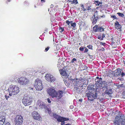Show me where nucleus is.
<instances>
[{"label":"nucleus","instance_id":"nucleus-1","mask_svg":"<svg viewBox=\"0 0 125 125\" xmlns=\"http://www.w3.org/2000/svg\"><path fill=\"white\" fill-rule=\"evenodd\" d=\"M9 95L10 96L12 95L17 94L19 92V88L18 86L15 85H10L8 88Z\"/></svg>","mask_w":125,"mask_h":125},{"label":"nucleus","instance_id":"nucleus-2","mask_svg":"<svg viewBox=\"0 0 125 125\" xmlns=\"http://www.w3.org/2000/svg\"><path fill=\"white\" fill-rule=\"evenodd\" d=\"M32 98L27 94H25L22 100V103L25 106L30 105L32 102Z\"/></svg>","mask_w":125,"mask_h":125},{"label":"nucleus","instance_id":"nucleus-3","mask_svg":"<svg viewBox=\"0 0 125 125\" xmlns=\"http://www.w3.org/2000/svg\"><path fill=\"white\" fill-rule=\"evenodd\" d=\"M34 85L35 89L38 91H41L43 88L41 80L38 78L35 80Z\"/></svg>","mask_w":125,"mask_h":125},{"label":"nucleus","instance_id":"nucleus-4","mask_svg":"<svg viewBox=\"0 0 125 125\" xmlns=\"http://www.w3.org/2000/svg\"><path fill=\"white\" fill-rule=\"evenodd\" d=\"M18 83L21 85L25 86L28 84L29 82V80L24 77H21L18 79Z\"/></svg>","mask_w":125,"mask_h":125},{"label":"nucleus","instance_id":"nucleus-5","mask_svg":"<svg viewBox=\"0 0 125 125\" xmlns=\"http://www.w3.org/2000/svg\"><path fill=\"white\" fill-rule=\"evenodd\" d=\"M23 120L22 117L21 115H17L14 120L15 125H21L23 122Z\"/></svg>","mask_w":125,"mask_h":125},{"label":"nucleus","instance_id":"nucleus-6","mask_svg":"<svg viewBox=\"0 0 125 125\" xmlns=\"http://www.w3.org/2000/svg\"><path fill=\"white\" fill-rule=\"evenodd\" d=\"M47 92L49 95L52 98L55 97L57 94V91L52 88H48L47 89Z\"/></svg>","mask_w":125,"mask_h":125},{"label":"nucleus","instance_id":"nucleus-7","mask_svg":"<svg viewBox=\"0 0 125 125\" xmlns=\"http://www.w3.org/2000/svg\"><path fill=\"white\" fill-rule=\"evenodd\" d=\"M123 119L120 115L116 116L115 117V119L114 120L113 122L114 124L116 125H120L121 123V121Z\"/></svg>","mask_w":125,"mask_h":125},{"label":"nucleus","instance_id":"nucleus-8","mask_svg":"<svg viewBox=\"0 0 125 125\" xmlns=\"http://www.w3.org/2000/svg\"><path fill=\"white\" fill-rule=\"evenodd\" d=\"M32 116L34 119L38 121L41 120V117L40 114L38 112L34 111L32 112Z\"/></svg>","mask_w":125,"mask_h":125},{"label":"nucleus","instance_id":"nucleus-9","mask_svg":"<svg viewBox=\"0 0 125 125\" xmlns=\"http://www.w3.org/2000/svg\"><path fill=\"white\" fill-rule=\"evenodd\" d=\"M86 94V96L89 100L92 101L96 98L95 94L91 93L90 92V93H87Z\"/></svg>","mask_w":125,"mask_h":125},{"label":"nucleus","instance_id":"nucleus-10","mask_svg":"<svg viewBox=\"0 0 125 125\" xmlns=\"http://www.w3.org/2000/svg\"><path fill=\"white\" fill-rule=\"evenodd\" d=\"M36 105L37 107H39L40 108H44L46 107V106L45 104L40 100L38 101Z\"/></svg>","mask_w":125,"mask_h":125},{"label":"nucleus","instance_id":"nucleus-11","mask_svg":"<svg viewBox=\"0 0 125 125\" xmlns=\"http://www.w3.org/2000/svg\"><path fill=\"white\" fill-rule=\"evenodd\" d=\"M93 29L94 31L95 32L100 31L102 32L104 31V29L102 27L98 26L97 25H95L93 27Z\"/></svg>","mask_w":125,"mask_h":125},{"label":"nucleus","instance_id":"nucleus-12","mask_svg":"<svg viewBox=\"0 0 125 125\" xmlns=\"http://www.w3.org/2000/svg\"><path fill=\"white\" fill-rule=\"evenodd\" d=\"M57 94L55 97L57 98L58 99H60L62 97L63 95V92L62 91L59 90L58 92L57 91Z\"/></svg>","mask_w":125,"mask_h":125},{"label":"nucleus","instance_id":"nucleus-13","mask_svg":"<svg viewBox=\"0 0 125 125\" xmlns=\"http://www.w3.org/2000/svg\"><path fill=\"white\" fill-rule=\"evenodd\" d=\"M96 83L97 84H102L103 83L102 78L101 77H97L95 79Z\"/></svg>","mask_w":125,"mask_h":125},{"label":"nucleus","instance_id":"nucleus-14","mask_svg":"<svg viewBox=\"0 0 125 125\" xmlns=\"http://www.w3.org/2000/svg\"><path fill=\"white\" fill-rule=\"evenodd\" d=\"M122 71V70L119 68L117 69L115 71L114 73V76L116 77L117 76H120V74Z\"/></svg>","mask_w":125,"mask_h":125},{"label":"nucleus","instance_id":"nucleus-15","mask_svg":"<svg viewBox=\"0 0 125 125\" xmlns=\"http://www.w3.org/2000/svg\"><path fill=\"white\" fill-rule=\"evenodd\" d=\"M5 117L4 116H0V125H2L5 122Z\"/></svg>","mask_w":125,"mask_h":125},{"label":"nucleus","instance_id":"nucleus-16","mask_svg":"<svg viewBox=\"0 0 125 125\" xmlns=\"http://www.w3.org/2000/svg\"><path fill=\"white\" fill-rule=\"evenodd\" d=\"M52 75L49 74H46L45 76L46 79L48 81L50 82L51 78H52L51 76Z\"/></svg>","mask_w":125,"mask_h":125},{"label":"nucleus","instance_id":"nucleus-17","mask_svg":"<svg viewBox=\"0 0 125 125\" xmlns=\"http://www.w3.org/2000/svg\"><path fill=\"white\" fill-rule=\"evenodd\" d=\"M61 75L63 76H67V73L65 70H62L60 72Z\"/></svg>","mask_w":125,"mask_h":125},{"label":"nucleus","instance_id":"nucleus-18","mask_svg":"<svg viewBox=\"0 0 125 125\" xmlns=\"http://www.w3.org/2000/svg\"><path fill=\"white\" fill-rule=\"evenodd\" d=\"M112 90L111 89H110L109 90L107 89L105 91V93L110 96L112 94Z\"/></svg>","mask_w":125,"mask_h":125},{"label":"nucleus","instance_id":"nucleus-19","mask_svg":"<svg viewBox=\"0 0 125 125\" xmlns=\"http://www.w3.org/2000/svg\"><path fill=\"white\" fill-rule=\"evenodd\" d=\"M115 26L116 29H120L121 28V25L119 24L118 21H116L115 24Z\"/></svg>","mask_w":125,"mask_h":125},{"label":"nucleus","instance_id":"nucleus-20","mask_svg":"<svg viewBox=\"0 0 125 125\" xmlns=\"http://www.w3.org/2000/svg\"><path fill=\"white\" fill-rule=\"evenodd\" d=\"M94 17L93 19L92 23V24H94L96 23L97 21V20L98 19V18L97 16L95 17L94 15Z\"/></svg>","mask_w":125,"mask_h":125},{"label":"nucleus","instance_id":"nucleus-21","mask_svg":"<svg viewBox=\"0 0 125 125\" xmlns=\"http://www.w3.org/2000/svg\"><path fill=\"white\" fill-rule=\"evenodd\" d=\"M72 83H73V84H74V85H76V84H78L79 81L77 79H74L71 80Z\"/></svg>","mask_w":125,"mask_h":125},{"label":"nucleus","instance_id":"nucleus-22","mask_svg":"<svg viewBox=\"0 0 125 125\" xmlns=\"http://www.w3.org/2000/svg\"><path fill=\"white\" fill-rule=\"evenodd\" d=\"M66 119V118L63 117H62L60 116L58 118V119L57 121L59 122H61L63 120H65V119Z\"/></svg>","mask_w":125,"mask_h":125},{"label":"nucleus","instance_id":"nucleus-23","mask_svg":"<svg viewBox=\"0 0 125 125\" xmlns=\"http://www.w3.org/2000/svg\"><path fill=\"white\" fill-rule=\"evenodd\" d=\"M71 26L73 27V29H74V28H75L76 26V23L75 22L73 23L71 22Z\"/></svg>","mask_w":125,"mask_h":125},{"label":"nucleus","instance_id":"nucleus-24","mask_svg":"<svg viewBox=\"0 0 125 125\" xmlns=\"http://www.w3.org/2000/svg\"><path fill=\"white\" fill-rule=\"evenodd\" d=\"M51 76L52 78H51L50 82H53L55 81L56 79L52 75Z\"/></svg>","mask_w":125,"mask_h":125},{"label":"nucleus","instance_id":"nucleus-25","mask_svg":"<svg viewBox=\"0 0 125 125\" xmlns=\"http://www.w3.org/2000/svg\"><path fill=\"white\" fill-rule=\"evenodd\" d=\"M119 76L121 77H123L125 76V73H124L123 71L122 70L121 73H120V74Z\"/></svg>","mask_w":125,"mask_h":125},{"label":"nucleus","instance_id":"nucleus-26","mask_svg":"<svg viewBox=\"0 0 125 125\" xmlns=\"http://www.w3.org/2000/svg\"><path fill=\"white\" fill-rule=\"evenodd\" d=\"M80 6L82 8L81 9V10H80V11H81L82 10H83L84 11H85L86 10V9L84 7L83 5V4H81Z\"/></svg>","mask_w":125,"mask_h":125},{"label":"nucleus","instance_id":"nucleus-27","mask_svg":"<svg viewBox=\"0 0 125 125\" xmlns=\"http://www.w3.org/2000/svg\"><path fill=\"white\" fill-rule=\"evenodd\" d=\"M77 61V59L75 58H73L72 60L71 61V62L72 63H75V62Z\"/></svg>","mask_w":125,"mask_h":125},{"label":"nucleus","instance_id":"nucleus-28","mask_svg":"<svg viewBox=\"0 0 125 125\" xmlns=\"http://www.w3.org/2000/svg\"><path fill=\"white\" fill-rule=\"evenodd\" d=\"M65 120H63L61 122V125H63L65 123L64 121H67L68 120H69V119L68 118H66V119H65Z\"/></svg>","mask_w":125,"mask_h":125},{"label":"nucleus","instance_id":"nucleus-29","mask_svg":"<svg viewBox=\"0 0 125 125\" xmlns=\"http://www.w3.org/2000/svg\"><path fill=\"white\" fill-rule=\"evenodd\" d=\"M117 14L119 16L123 18L124 17V15L122 13L118 12V13Z\"/></svg>","mask_w":125,"mask_h":125},{"label":"nucleus","instance_id":"nucleus-30","mask_svg":"<svg viewBox=\"0 0 125 125\" xmlns=\"http://www.w3.org/2000/svg\"><path fill=\"white\" fill-rule=\"evenodd\" d=\"M59 30H60V32H62L64 31V29L63 28L60 27Z\"/></svg>","mask_w":125,"mask_h":125},{"label":"nucleus","instance_id":"nucleus-31","mask_svg":"<svg viewBox=\"0 0 125 125\" xmlns=\"http://www.w3.org/2000/svg\"><path fill=\"white\" fill-rule=\"evenodd\" d=\"M72 3L76 4L78 3V2L77 0H73L72 1Z\"/></svg>","mask_w":125,"mask_h":125},{"label":"nucleus","instance_id":"nucleus-32","mask_svg":"<svg viewBox=\"0 0 125 125\" xmlns=\"http://www.w3.org/2000/svg\"><path fill=\"white\" fill-rule=\"evenodd\" d=\"M122 125H125V120H122L121 121Z\"/></svg>","mask_w":125,"mask_h":125},{"label":"nucleus","instance_id":"nucleus-33","mask_svg":"<svg viewBox=\"0 0 125 125\" xmlns=\"http://www.w3.org/2000/svg\"><path fill=\"white\" fill-rule=\"evenodd\" d=\"M97 38L98 39H99L101 40H103V38H102V35H99L97 37Z\"/></svg>","mask_w":125,"mask_h":125},{"label":"nucleus","instance_id":"nucleus-34","mask_svg":"<svg viewBox=\"0 0 125 125\" xmlns=\"http://www.w3.org/2000/svg\"><path fill=\"white\" fill-rule=\"evenodd\" d=\"M106 84L110 86L112 84V82H106Z\"/></svg>","mask_w":125,"mask_h":125},{"label":"nucleus","instance_id":"nucleus-35","mask_svg":"<svg viewBox=\"0 0 125 125\" xmlns=\"http://www.w3.org/2000/svg\"><path fill=\"white\" fill-rule=\"evenodd\" d=\"M84 48H85V47H84L81 46L80 48L79 49V50H80V51H83L84 50Z\"/></svg>","mask_w":125,"mask_h":125},{"label":"nucleus","instance_id":"nucleus-36","mask_svg":"<svg viewBox=\"0 0 125 125\" xmlns=\"http://www.w3.org/2000/svg\"><path fill=\"white\" fill-rule=\"evenodd\" d=\"M57 66L58 67V69L60 70L62 68L61 65L59 64H58L57 65Z\"/></svg>","mask_w":125,"mask_h":125},{"label":"nucleus","instance_id":"nucleus-37","mask_svg":"<svg viewBox=\"0 0 125 125\" xmlns=\"http://www.w3.org/2000/svg\"><path fill=\"white\" fill-rule=\"evenodd\" d=\"M72 21H68L67 20L66 21V23H67L68 24V25L69 24L71 23L72 22Z\"/></svg>","mask_w":125,"mask_h":125},{"label":"nucleus","instance_id":"nucleus-38","mask_svg":"<svg viewBox=\"0 0 125 125\" xmlns=\"http://www.w3.org/2000/svg\"><path fill=\"white\" fill-rule=\"evenodd\" d=\"M59 117V116L57 115H54V118L57 119V120L58 119V118Z\"/></svg>","mask_w":125,"mask_h":125},{"label":"nucleus","instance_id":"nucleus-39","mask_svg":"<svg viewBox=\"0 0 125 125\" xmlns=\"http://www.w3.org/2000/svg\"><path fill=\"white\" fill-rule=\"evenodd\" d=\"M87 47L89 49H92V46L91 45H88L87 46Z\"/></svg>","mask_w":125,"mask_h":125},{"label":"nucleus","instance_id":"nucleus-40","mask_svg":"<svg viewBox=\"0 0 125 125\" xmlns=\"http://www.w3.org/2000/svg\"><path fill=\"white\" fill-rule=\"evenodd\" d=\"M111 17L112 18H114V19H117V18L116 17V16L115 15H111Z\"/></svg>","mask_w":125,"mask_h":125},{"label":"nucleus","instance_id":"nucleus-41","mask_svg":"<svg viewBox=\"0 0 125 125\" xmlns=\"http://www.w3.org/2000/svg\"><path fill=\"white\" fill-rule=\"evenodd\" d=\"M5 97L7 100L8 98L10 97L9 96H8L7 95H5Z\"/></svg>","mask_w":125,"mask_h":125},{"label":"nucleus","instance_id":"nucleus-42","mask_svg":"<svg viewBox=\"0 0 125 125\" xmlns=\"http://www.w3.org/2000/svg\"><path fill=\"white\" fill-rule=\"evenodd\" d=\"M5 125H10V124L8 122H5Z\"/></svg>","mask_w":125,"mask_h":125},{"label":"nucleus","instance_id":"nucleus-43","mask_svg":"<svg viewBox=\"0 0 125 125\" xmlns=\"http://www.w3.org/2000/svg\"><path fill=\"white\" fill-rule=\"evenodd\" d=\"M84 48H85V50L84 51V52H87L88 51V49L86 47Z\"/></svg>","mask_w":125,"mask_h":125},{"label":"nucleus","instance_id":"nucleus-44","mask_svg":"<svg viewBox=\"0 0 125 125\" xmlns=\"http://www.w3.org/2000/svg\"><path fill=\"white\" fill-rule=\"evenodd\" d=\"M49 49V47H47L45 49V51L47 52Z\"/></svg>","mask_w":125,"mask_h":125},{"label":"nucleus","instance_id":"nucleus-45","mask_svg":"<svg viewBox=\"0 0 125 125\" xmlns=\"http://www.w3.org/2000/svg\"><path fill=\"white\" fill-rule=\"evenodd\" d=\"M95 3L96 4L98 5H99V1H95Z\"/></svg>","mask_w":125,"mask_h":125},{"label":"nucleus","instance_id":"nucleus-46","mask_svg":"<svg viewBox=\"0 0 125 125\" xmlns=\"http://www.w3.org/2000/svg\"><path fill=\"white\" fill-rule=\"evenodd\" d=\"M91 9L90 8V6H88V7L87 8V10H90Z\"/></svg>","mask_w":125,"mask_h":125},{"label":"nucleus","instance_id":"nucleus-47","mask_svg":"<svg viewBox=\"0 0 125 125\" xmlns=\"http://www.w3.org/2000/svg\"><path fill=\"white\" fill-rule=\"evenodd\" d=\"M106 44L105 43H102L101 42V45H103V46H105V45Z\"/></svg>","mask_w":125,"mask_h":125},{"label":"nucleus","instance_id":"nucleus-48","mask_svg":"<svg viewBox=\"0 0 125 125\" xmlns=\"http://www.w3.org/2000/svg\"><path fill=\"white\" fill-rule=\"evenodd\" d=\"M102 38H103H103L105 37V35L104 34V33H103L102 34Z\"/></svg>","mask_w":125,"mask_h":125},{"label":"nucleus","instance_id":"nucleus-49","mask_svg":"<svg viewBox=\"0 0 125 125\" xmlns=\"http://www.w3.org/2000/svg\"><path fill=\"white\" fill-rule=\"evenodd\" d=\"M47 100L48 102L49 103H51V101L50 100V99H49L48 98Z\"/></svg>","mask_w":125,"mask_h":125},{"label":"nucleus","instance_id":"nucleus-50","mask_svg":"<svg viewBox=\"0 0 125 125\" xmlns=\"http://www.w3.org/2000/svg\"><path fill=\"white\" fill-rule=\"evenodd\" d=\"M47 110H48V113L50 114V113H51L50 112V109H49L48 108H47Z\"/></svg>","mask_w":125,"mask_h":125},{"label":"nucleus","instance_id":"nucleus-51","mask_svg":"<svg viewBox=\"0 0 125 125\" xmlns=\"http://www.w3.org/2000/svg\"><path fill=\"white\" fill-rule=\"evenodd\" d=\"M88 89L89 90H93V89L92 88L90 87H88Z\"/></svg>","mask_w":125,"mask_h":125},{"label":"nucleus","instance_id":"nucleus-52","mask_svg":"<svg viewBox=\"0 0 125 125\" xmlns=\"http://www.w3.org/2000/svg\"><path fill=\"white\" fill-rule=\"evenodd\" d=\"M2 83L1 81H0V87L1 86Z\"/></svg>","mask_w":125,"mask_h":125},{"label":"nucleus","instance_id":"nucleus-53","mask_svg":"<svg viewBox=\"0 0 125 125\" xmlns=\"http://www.w3.org/2000/svg\"><path fill=\"white\" fill-rule=\"evenodd\" d=\"M7 83H8L7 81H5L4 83V84H7Z\"/></svg>","mask_w":125,"mask_h":125},{"label":"nucleus","instance_id":"nucleus-54","mask_svg":"<svg viewBox=\"0 0 125 125\" xmlns=\"http://www.w3.org/2000/svg\"><path fill=\"white\" fill-rule=\"evenodd\" d=\"M101 50H102V51H104L105 50V49L104 48H102L101 49Z\"/></svg>","mask_w":125,"mask_h":125},{"label":"nucleus","instance_id":"nucleus-55","mask_svg":"<svg viewBox=\"0 0 125 125\" xmlns=\"http://www.w3.org/2000/svg\"><path fill=\"white\" fill-rule=\"evenodd\" d=\"M41 2H45V0H41Z\"/></svg>","mask_w":125,"mask_h":125},{"label":"nucleus","instance_id":"nucleus-56","mask_svg":"<svg viewBox=\"0 0 125 125\" xmlns=\"http://www.w3.org/2000/svg\"><path fill=\"white\" fill-rule=\"evenodd\" d=\"M82 100H83L82 99H80L79 100V101L82 102Z\"/></svg>","mask_w":125,"mask_h":125},{"label":"nucleus","instance_id":"nucleus-57","mask_svg":"<svg viewBox=\"0 0 125 125\" xmlns=\"http://www.w3.org/2000/svg\"><path fill=\"white\" fill-rule=\"evenodd\" d=\"M26 4H28V3L27 2H26V1H25V5H26Z\"/></svg>","mask_w":125,"mask_h":125},{"label":"nucleus","instance_id":"nucleus-58","mask_svg":"<svg viewBox=\"0 0 125 125\" xmlns=\"http://www.w3.org/2000/svg\"><path fill=\"white\" fill-rule=\"evenodd\" d=\"M29 89H31H31H33V88H32V87H30L29 88Z\"/></svg>","mask_w":125,"mask_h":125},{"label":"nucleus","instance_id":"nucleus-59","mask_svg":"<svg viewBox=\"0 0 125 125\" xmlns=\"http://www.w3.org/2000/svg\"><path fill=\"white\" fill-rule=\"evenodd\" d=\"M120 80L121 81H122L123 80V79L122 78H120Z\"/></svg>","mask_w":125,"mask_h":125},{"label":"nucleus","instance_id":"nucleus-60","mask_svg":"<svg viewBox=\"0 0 125 125\" xmlns=\"http://www.w3.org/2000/svg\"><path fill=\"white\" fill-rule=\"evenodd\" d=\"M101 17H105V16L104 15L103 16H101Z\"/></svg>","mask_w":125,"mask_h":125},{"label":"nucleus","instance_id":"nucleus-61","mask_svg":"<svg viewBox=\"0 0 125 125\" xmlns=\"http://www.w3.org/2000/svg\"><path fill=\"white\" fill-rule=\"evenodd\" d=\"M37 107H35L34 108V109H37Z\"/></svg>","mask_w":125,"mask_h":125},{"label":"nucleus","instance_id":"nucleus-62","mask_svg":"<svg viewBox=\"0 0 125 125\" xmlns=\"http://www.w3.org/2000/svg\"><path fill=\"white\" fill-rule=\"evenodd\" d=\"M78 9L79 10H80V8H78Z\"/></svg>","mask_w":125,"mask_h":125},{"label":"nucleus","instance_id":"nucleus-63","mask_svg":"<svg viewBox=\"0 0 125 125\" xmlns=\"http://www.w3.org/2000/svg\"><path fill=\"white\" fill-rule=\"evenodd\" d=\"M47 31V29L46 30H45V31Z\"/></svg>","mask_w":125,"mask_h":125},{"label":"nucleus","instance_id":"nucleus-64","mask_svg":"<svg viewBox=\"0 0 125 125\" xmlns=\"http://www.w3.org/2000/svg\"><path fill=\"white\" fill-rule=\"evenodd\" d=\"M69 1H71V0H69Z\"/></svg>","mask_w":125,"mask_h":125}]
</instances>
